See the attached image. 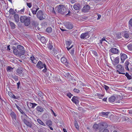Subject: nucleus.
<instances>
[{"label": "nucleus", "mask_w": 132, "mask_h": 132, "mask_svg": "<svg viewBox=\"0 0 132 132\" xmlns=\"http://www.w3.org/2000/svg\"><path fill=\"white\" fill-rule=\"evenodd\" d=\"M20 20L22 23H23L26 26H28L30 24V20L29 17L26 15H22L20 18Z\"/></svg>", "instance_id": "obj_1"}, {"label": "nucleus", "mask_w": 132, "mask_h": 132, "mask_svg": "<svg viewBox=\"0 0 132 132\" xmlns=\"http://www.w3.org/2000/svg\"><path fill=\"white\" fill-rule=\"evenodd\" d=\"M10 26L11 27V28L13 29H14L15 27V25L14 24V23L10 21Z\"/></svg>", "instance_id": "obj_33"}, {"label": "nucleus", "mask_w": 132, "mask_h": 132, "mask_svg": "<svg viewBox=\"0 0 132 132\" xmlns=\"http://www.w3.org/2000/svg\"><path fill=\"white\" fill-rule=\"evenodd\" d=\"M64 26L66 28L69 29H71L73 28V25L71 23L66 22L64 23Z\"/></svg>", "instance_id": "obj_10"}, {"label": "nucleus", "mask_w": 132, "mask_h": 132, "mask_svg": "<svg viewBox=\"0 0 132 132\" xmlns=\"http://www.w3.org/2000/svg\"><path fill=\"white\" fill-rule=\"evenodd\" d=\"M61 62L65 64L67 67L69 66V61L67 60V59L64 57H62L61 58Z\"/></svg>", "instance_id": "obj_9"}, {"label": "nucleus", "mask_w": 132, "mask_h": 132, "mask_svg": "<svg viewBox=\"0 0 132 132\" xmlns=\"http://www.w3.org/2000/svg\"><path fill=\"white\" fill-rule=\"evenodd\" d=\"M13 52L15 55H20V52L18 50L15 48L13 49Z\"/></svg>", "instance_id": "obj_26"}, {"label": "nucleus", "mask_w": 132, "mask_h": 132, "mask_svg": "<svg viewBox=\"0 0 132 132\" xmlns=\"http://www.w3.org/2000/svg\"><path fill=\"white\" fill-rule=\"evenodd\" d=\"M40 40L42 43H44L45 42L46 40L45 38L44 37H42L40 38Z\"/></svg>", "instance_id": "obj_40"}, {"label": "nucleus", "mask_w": 132, "mask_h": 132, "mask_svg": "<svg viewBox=\"0 0 132 132\" xmlns=\"http://www.w3.org/2000/svg\"><path fill=\"white\" fill-rule=\"evenodd\" d=\"M104 88L106 90H108L109 88V87H108V86H106L105 85H104Z\"/></svg>", "instance_id": "obj_58"}, {"label": "nucleus", "mask_w": 132, "mask_h": 132, "mask_svg": "<svg viewBox=\"0 0 132 132\" xmlns=\"http://www.w3.org/2000/svg\"><path fill=\"white\" fill-rule=\"evenodd\" d=\"M129 29L131 28V27H132V18L129 21Z\"/></svg>", "instance_id": "obj_36"}, {"label": "nucleus", "mask_w": 132, "mask_h": 132, "mask_svg": "<svg viewBox=\"0 0 132 132\" xmlns=\"http://www.w3.org/2000/svg\"><path fill=\"white\" fill-rule=\"evenodd\" d=\"M36 15L37 17L40 20H43L45 19L46 16V15L44 14L41 10H39L38 11Z\"/></svg>", "instance_id": "obj_3"}, {"label": "nucleus", "mask_w": 132, "mask_h": 132, "mask_svg": "<svg viewBox=\"0 0 132 132\" xmlns=\"http://www.w3.org/2000/svg\"><path fill=\"white\" fill-rule=\"evenodd\" d=\"M30 59L31 60V62L33 63L36 64L37 62V60L35 59L34 56L33 55L30 57Z\"/></svg>", "instance_id": "obj_18"}, {"label": "nucleus", "mask_w": 132, "mask_h": 132, "mask_svg": "<svg viewBox=\"0 0 132 132\" xmlns=\"http://www.w3.org/2000/svg\"><path fill=\"white\" fill-rule=\"evenodd\" d=\"M110 51L111 52L115 54H118L119 51L117 48H111Z\"/></svg>", "instance_id": "obj_17"}, {"label": "nucleus", "mask_w": 132, "mask_h": 132, "mask_svg": "<svg viewBox=\"0 0 132 132\" xmlns=\"http://www.w3.org/2000/svg\"><path fill=\"white\" fill-rule=\"evenodd\" d=\"M57 11L59 13L62 14H64L67 13L66 8L64 5L61 4L59 5Z\"/></svg>", "instance_id": "obj_2"}, {"label": "nucleus", "mask_w": 132, "mask_h": 132, "mask_svg": "<svg viewBox=\"0 0 132 132\" xmlns=\"http://www.w3.org/2000/svg\"><path fill=\"white\" fill-rule=\"evenodd\" d=\"M8 94L10 97L13 94L11 92H8Z\"/></svg>", "instance_id": "obj_64"}, {"label": "nucleus", "mask_w": 132, "mask_h": 132, "mask_svg": "<svg viewBox=\"0 0 132 132\" xmlns=\"http://www.w3.org/2000/svg\"><path fill=\"white\" fill-rule=\"evenodd\" d=\"M109 112H102L100 113V115L101 116H105L107 117L108 116V114H109Z\"/></svg>", "instance_id": "obj_24"}, {"label": "nucleus", "mask_w": 132, "mask_h": 132, "mask_svg": "<svg viewBox=\"0 0 132 132\" xmlns=\"http://www.w3.org/2000/svg\"><path fill=\"white\" fill-rule=\"evenodd\" d=\"M38 132H45V131L43 128H40Z\"/></svg>", "instance_id": "obj_56"}, {"label": "nucleus", "mask_w": 132, "mask_h": 132, "mask_svg": "<svg viewBox=\"0 0 132 132\" xmlns=\"http://www.w3.org/2000/svg\"><path fill=\"white\" fill-rule=\"evenodd\" d=\"M73 91L75 92L76 93H79L80 91L79 90L76 88H74L73 89Z\"/></svg>", "instance_id": "obj_53"}, {"label": "nucleus", "mask_w": 132, "mask_h": 132, "mask_svg": "<svg viewBox=\"0 0 132 132\" xmlns=\"http://www.w3.org/2000/svg\"><path fill=\"white\" fill-rule=\"evenodd\" d=\"M116 69H117V72H118L119 74H125V73H123L124 69L122 65L120 64L117 65L116 67Z\"/></svg>", "instance_id": "obj_4"}, {"label": "nucleus", "mask_w": 132, "mask_h": 132, "mask_svg": "<svg viewBox=\"0 0 132 132\" xmlns=\"http://www.w3.org/2000/svg\"><path fill=\"white\" fill-rule=\"evenodd\" d=\"M124 37L126 38H128L129 37V34L127 33H125L124 34Z\"/></svg>", "instance_id": "obj_49"}, {"label": "nucleus", "mask_w": 132, "mask_h": 132, "mask_svg": "<svg viewBox=\"0 0 132 132\" xmlns=\"http://www.w3.org/2000/svg\"><path fill=\"white\" fill-rule=\"evenodd\" d=\"M120 56L121 60V63H123L125 60L127 58V55L124 53H121Z\"/></svg>", "instance_id": "obj_8"}, {"label": "nucleus", "mask_w": 132, "mask_h": 132, "mask_svg": "<svg viewBox=\"0 0 132 132\" xmlns=\"http://www.w3.org/2000/svg\"><path fill=\"white\" fill-rule=\"evenodd\" d=\"M14 17L15 21L16 22H18L19 21V17L18 15L17 14H15L14 15Z\"/></svg>", "instance_id": "obj_22"}, {"label": "nucleus", "mask_w": 132, "mask_h": 132, "mask_svg": "<svg viewBox=\"0 0 132 132\" xmlns=\"http://www.w3.org/2000/svg\"><path fill=\"white\" fill-rule=\"evenodd\" d=\"M90 9V6L88 5H86L84 6L82 9V12H88Z\"/></svg>", "instance_id": "obj_13"}, {"label": "nucleus", "mask_w": 132, "mask_h": 132, "mask_svg": "<svg viewBox=\"0 0 132 132\" xmlns=\"http://www.w3.org/2000/svg\"><path fill=\"white\" fill-rule=\"evenodd\" d=\"M74 49V48H73ZM70 53L72 55H73L74 54L75 50L74 49L72 50L71 51H69Z\"/></svg>", "instance_id": "obj_52"}, {"label": "nucleus", "mask_w": 132, "mask_h": 132, "mask_svg": "<svg viewBox=\"0 0 132 132\" xmlns=\"http://www.w3.org/2000/svg\"><path fill=\"white\" fill-rule=\"evenodd\" d=\"M119 58L118 57H116L113 60V61H112V64L114 65L115 66L117 65L119 63Z\"/></svg>", "instance_id": "obj_14"}, {"label": "nucleus", "mask_w": 132, "mask_h": 132, "mask_svg": "<svg viewBox=\"0 0 132 132\" xmlns=\"http://www.w3.org/2000/svg\"><path fill=\"white\" fill-rule=\"evenodd\" d=\"M53 47V46L51 44H49L48 46V48L50 50H52V49Z\"/></svg>", "instance_id": "obj_48"}, {"label": "nucleus", "mask_w": 132, "mask_h": 132, "mask_svg": "<svg viewBox=\"0 0 132 132\" xmlns=\"http://www.w3.org/2000/svg\"><path fill=\"white\" fill-rule=\"evenodd\" d=\"M11 117H12L13 119H16V115L15 113L13 112H12L10 114Z\"/></svg>", "instance_id": "obj_30"}, {"label": "nucleus", "mask_w": 132, "mask_h": 132, "mask_svg": "<svg viewBox=\"0 0 132 132\" xmlns=\"http://www.w3.org/2000/svg\"><path fill=\"white\" fill-rule=\"evenodd\" d=\"M115 38L116 39H119L122 38V35L121 33L120 32H118L115 35Z\"/></svg>", "instance_id": "obj_19"}, {"label": "nucleus", "mask_w": 132, "mask_h": 132, "mask_svg": "<svg viewBox=\"0 0 132 132\" xmlns=\"http://www.w3.org/2000/svg\"><path fill=\"white\" fill-rule=\"evenodd\" d=\"M9 12L10 14L12 15L15 14V12L14 10L12 8H11L10 9L9 11Z\"/></svg>", "instance_id": "obj_34"}, {"label": "nucleus", "mask_w": 132, "mask_h": 132, "mask_svg": "<svg viewBox=\"0 0 132 132\" xmlns=\"http://www.w3.org/2000/svg\"><path fill=\"white\" fill-rule=\"evenodd\" d=\"M13 69V68L10 66H8L7 68V71L10 72L12 71Z\"/></svg>", "instance_id": "obj_41"}, {"label": "nucleus", "mask_w": 132, "mask_h": 132, "mask_svg": "<svg viewBox=\"0 0 132 132\" xmlns=\"http://www.w3.org/2000/svg\"><path fill=\"white\" fill-rule=\"evenodd\" d=\"M44 65H46L45 64H43L40 61H39L37 63L36 66L38 68L41 69L43 68Z\"/></svg>", "instance_id": "obj_12"}, {"label": "nucleus", "mask_w": 132, "mask_h": 132, "mask_svg": "<svg viewBox=\"0 0 132 132\" xmlns=\"http://www.w3.org/2000/svg\"><path fill=\"white\" fill-rule=\"evenodd\" d=\"M71 43L70 41H68L66 42V44L67 46V48L68 50V51H69V50L72 48L73 46V45H72L71 47H69L70 45L71 44Z\"/></svg>", "instance_id": "obj_16"}, {"label": "nucleus", "mask_w": 132, "mask_h": 132, "mask_svg": "<svg viewBox=\"0 0 132 132\" xmlns=\"http://www.w3.org/2000/svg\"><path fill=\"white\" fill-rule=\"evenodd\" d=\"M32 8H35L38 10L39 9V8L36 4H33Z\"/></svg>", "instance_id": "obj_45"}, {"label": "nucleus", "mask_w": 132, "mask_h": 132, "mask_svg": "<svg viewBox=\"0 0 132 132\" xmlns=\"http://www.w3.org/2000/svg\"><path fill=\"white\" fill-rule=\"evenodd\" d=\"M19 111H20V113L22 114H25V113L21 109Z\"/></svg>", "instance_id": "obj_62"}, {"label": "nucleus", "mask_w": 132, "mask_h": 132, "mask_svg": "<svg viewBox=\"0 0 132 132\" xmlns=\"http://www.w3.org/2000/svg\"><path fill=\"white\" fill-rule=\"evenodd\" d=\"M36 110L38 112H42L44 111V108L40 106H37Z\"/></svg>", "instance_id": "obj_23"}, {"label": "nucleus", "mask_w": 132, "mask_h": 132, "mask_svg": "<svg viewBox=\"0 0 132 132\" xmlns=\"http://www.w3.org/2000/svg\"><path fill=\"white\" fill-rule=\"evenodd\" d=\"M65 76L67 77H69L71 76V75L69 72H67L65 74Z\"/></svg>", "instance_id": "obj_51"}, {"label": "nucleus", "mask_w": 132, "mask_h": 132, "mask_svg": "<svg viewBox=\"0 0 132 132\" xmlns=\"http://www.w3.org/2000/svg\"><path fill=\"white\" fill-rule=\"evenodd\" d=\"M89 32H88L82 33L80 36V38L82 39H85L88 38L89 37Z\"/></svg>", "instance_id": "obj_7"}, {"label": "nucleus", "mask_w": 132, "mask_h": 132, "mask_svg": "<svg viewBox=\"0 0 132 132\" xmlns=\"http://www.w3.org/2000/svg\"><path fill=\"white\" fill-rule=\"evenodd\" d=\"M27 5L29 8H31L32 6V3H27Z\"/></svg>", "instance_id": "obj_47"}, {"label": "nucleus", "mask_w": 132, "mask_h": 132, "mask_svg": "<svg viewBox=\"0 0 132 132\" xmlns=\"http://www.w3.org/2000/svg\"><path fill=\"white\" fill-rule=\"evenodd\" d=\"M98 125L97 124H95L93 126V128L95 129H98Z\"/></svg>", "instance_id": "obj_44"}, {"label": "nucleus", "mask_w": 132, "mask_h": 132, "mask_svg": "<svg viewBox=\"0 0 132 132\" xmlns=\"http://www.w3.org/2000/svg\"><path fill=\"white\" fill-rule=\"evenodd\" d=\"M17 84L18 86L17 88L18 89H19V86L20 85V81H19L18 83H17Z\"/></svg>", "instance_id": "obj_61"}, {"label": "nucleus", "mask_w": 132, "mask_h": 132, "mask_svg": "<svg viewBox=\"0 0 132 132\" xmlns=\"http://www.w3.org/2000/svg\"><path fill=\"white\" fill-rule=\"evenodd\" d=\"M37 93L38 96H39L41 98H42V99L43 101H45L43 99V93L40 91H38Z\"/></svg>", "instance_id": "obj_21"}, {"label": "nucleus", "mask_w": 132, "mask_h": 132, "mask_svg": "<svg viewBox=\"0 0 132 132\" xmlns=\"http://www.w3.org/2000/svg\"><path fill=\"white\" fill-rule=\"evenodd\" d=\"M46 31L48 32H51L52 31V29L51 27H48L46 29Z\"/></svg>", "instance_id": "obj_43"}, {"label": "nucleus", "mask_w": 132, "mask_h": 132, "mask_svg": "<svg viewBox=\"0 0 132 132\" xmlns=\"http://www.w3.org/2000/svg\"><path fill=\"white\" fill-rule=\"evenodd\" d=\"M16 74L22 77L23 75V69L21 67L19 68L16 70Z\"/></svg>", "instance_id": "obj_6"}, {"label": "nucleus", "mask_w": 132, "mask_h": 132, "mask_svg": "<svg viewBox=\"0 0 132 132\" xmlns=\"http://www.w3.org/2000/svg\"><path fill=\"white\" fill-rule=\"evenodd\" d=\"M67 96L69 97V98H70L72 96V95L70 93H69L68 94Z\"/></svg>", "instance_id": "obj_60"}, {"label": "nucleus", "mask_w": 132, "mask_h": 132, "mask_svg": "<svg viewBox=\"0 0 132 132\" xmlns=\"http://www.w3.org/2000/svg\"><path fill=\"white\" fill-rule=\"evenodd\" d=\"M38 122L41 125L44 126H45V124L41 120L39 119H38L37 120Z\"/></svg>", "instance_id": "obj_35"}, {"label": "nucleus", "mask_w": 132, "mask_h": 132, "mask_svg": "<svg viewBox=\"0 0 132 132\" xmlns=\"http://www.w3.org/2000/svg\"><path fill=\"white\" fill-rule=\"evenodd\" d=\"M32 13L34 15L36 14L37 11L38 10L35 8H32L31 9Z\"/></svg>", "instance_id": "obj_29"}, {"label": "nucleus", "mask_w": 132, "mask_h": 132, "mask_svg": "<svg viewBox=\"0 0 132 132\" xmlns=\"http://www.w3.org/2000/svg\"><path fill=\"white\" fill-rule=\"evenodd\" d=\"M115 97L113 96H111L109 99V101L110 102H113L115 101Z\"/></svg>", "instance_id": "obj_25"}, {"label": "nucleus", "mask_w": 132, "mask_h": 132, "mask_svg": "<svg viewBox=\"0 0 132 132\" xmlns=\"http://www.w3.org/2000/svg\"><path fill=\"white\" fill-rule=\"evenodd\" d=\"M71 100L76 104H78L79 102V101L77 99L76 97L74 96L73 97Z\"/></svg>", "instance_id": "obj_20"}, {"label": "nucleus", "mask_w": 132, "mask_h": 132, "mask_svg": "<svg viewBox=\"0 0 132 132\" xmlns=\"http://www.w3.org/2000/svg\"><path fill=\"white\" fill-rule=\"evenodd\" d=\"M17 49L20 52V54L21 55H24L25 53L24 47L20 45H18L17 46Z\"/></svg>", "instance_id": "obj_5"}, {"label": "nucleus", "mask_w": 132, "mask_h": 132, "mask_svg": "<svg viewBox=\"0 0 132 132\" xmlns=\"http://www.w3.org/2000/svg\"><path fill=\"white\" fill-rule=\"evenodd\" d=\"M24 8L23 7V9H22L18 11V13L22 14H24Z\"/></svg>", "instance_id": "obj_32"}, {"label": "nucleus", "mask_w": 132, "mask_h": 132, "mask_svg": "<svg viewBox=\"0 0 132 132\" xmlns=\"http://www.w3.org/2000/svg\"><path fill=\"white\" fill-rule=\"evenodd\" d=\"M127 47L129 50L132 51V44H128L127 46Z\"/></svg>", "instance_id": "obj_38"}, {"label": "nucleus", "mask_w": 132, "mask_h": 132, "mask_svg": "<svg viewBox=\"0 0 132 132\" xmlns=\"http://www.w3.org/2000/svg\"><path fill=\"white\" fill-rule=\"evenodd\" d=\"M54 75L53 74H51V76H50V78L51 79H52V78H53V80H56V76H53Z\"/></svg>", "instance_id": "obj_42"}, {"label": "nucleus", "mask_w": 132, "mask_h": 132, "mask_svg": "<svg viewBox=\"0 0 132 132\" xmlns=\"http://www.w3.org/2000/svg\"><path fill=\"white\" fill-rule=\"evenodd\" d=\"M103 132H109V131L107 129H106L103 130Z\"/></svg>", "instance_id": "obj_63"}, {"label": "nucleus", "mask_w": 132, "mask_h": 132, "mask_svg": "<svg viewBox=\"0 0 132 132\" xmlns=\"http://www.w3.org/2000/svg\"><path fill=\"white\" fill-rule=\"evenodd\" d=\"M12 77L15 81H17L19 80L18 76H12Z\"/></svg>", "instance_id": "obj_37"}, {"label": "nucleus", "mask_w": 132, "mask_h": 132, "mask_svg": "<svg viewBox=\"0 0 132 132\" xmlns=\"http://www.w3.org/2000/svg\"><path fill=\"white\" fill-rule=\"evenodd\" d=\"M46 124L47 126L50 127L52 125V122L50 120H49L46 121Z\"/></svg>", "instance_id": "obj_28"}, {"label": "nucleus", "mask_w": 132, "mask_h": 132, "mask_svg": "<svg viewBox=\"0 0 132 132\" xmlns=\"http://www.w3.org/2000/svg\"><path fill=\"white\" fill-rule=\"evenodd\" d=\"M97 96L99 98L102 99V97L104 96L103 94H97Z\"/></svg>", "instance_id": "obj_46"}, {"label": "nucleus", "mask_w": 132, "mask_h": 132, "mask_svg": "<svg viewBox=\"0 0 132 132\" xmlns=\"http://www.w3.org/2000/svg\"><path fill=\"white\" fill-rule=\"evenodd\" d=\"M74 125L75 127L77 128L78 129L79 127V126L78 125V124H77V123L76 121L75 122V123H74Z\"/></svg>", "instance_id": "obj_50"}, {"label": "nucleus", "mask_w": 132, "mask_h": 132, "mask_svg": "<svg viewBox=\"0 0 132 132\" xmlns=\"http://www.w3.org/2000/svg\"><path fill=\"white\" fill-rule=\"evenodd\" d=\"M125 76L127 77V78L128 79L130 80L132 78L131 76L130 75L127 73H126L125 75Z\"/></svg>", "instance_id": "obj_39"}, {"label": "nucleus", "mask_w": 132, "mask_h": 132, "mask_svg": "<svg viewBox=\"0 0 132 132\" xmlns=\"http://www.w3.org/2000/svg\"><path fill=\"white\" fill-rule=\"evenodd\" d=\"M44 69L42 71L44 73H45L46 72L47 70L46 65H44Z\"/></svg>", "instance_id": "obj_54"}, {"label": "nucleus", "mask_w": 132, "mask_h": 132, "mask_svg": "<svg viewBox=\"0 0 132 132\" xmlns=\"http://www.w3.org/2000/svg\"><path fill=\"white\" fill-rule=\"evenodd\" d=\"M12 44L13 45H16L18 44V43L15 42L14 41H12Z\"/></svg>", "instance_id": "obj_59"}, {"label": "nucleus", "mask_w": 132, "mask_h": 132, "mask_svg": "<svg viewBox=\"0 0 132 132\" xmlns=\"http://www.w3.org/2000/svg\"><path fill=\"white\" fill-rule=\"evenodd\" d=\"M14 99H17L18 98L13 94H12L11 97Z\"/></svg>", "instance_id": "obj_55"}, {"label": "nucleus", "mask_w": 132, "mask_h": 132, "mask_svg": "<svg viewBox=\"0 0 132 132\" xmlns=\"http://www.w3.org/2000/svg\"><path fill=\"white\" fill-rule=\"evenodd\" d=\"M125 69H126L129 70V68L128 66L130 65L129 62L128 61H126L125 63Z\"/></svg>", "instance_id": "obj_31"}, {"label": "nucleus", "mask_w": 132, "mask_h": 132, "mask_svg": "<svg viewBox=\"0 0 132 132\" xmlns=\"http://www.w3.org/2000/svg\"><path fill=\"white\" fill-rule=\"evenodd\" d=\"M93 53L95 56L97 57L98 56L97 53L95 51H93Z\"/></svg>", "instance_id": "obj_57"}, {"label": "nucleus", "mask_w": 132, "mask_h": 132, "mask_svg": "<svg viewBox=\"0 0 132 132\" xmlns=\"http://www.w3.org/2000/svg\"><path fill=\"white\" fill-rule=\"evenodd\" d=\"M28 105H30L31 108L34 109L36 106L37 105V104L35 103H29L28 104Z\"/></svg>", "instance_id": "obj_27"}, {"label": "nucleus", "mask_w": 132, "mask_h": 132, "mask_svg": "<svg viewBox=\"0 0 132 132\" xmlns=\"http://www.w3.org/2000/svg\"><path fill=\"white\" fill-rule=\"evenodd\" d=\"M22 119L24 123L27 126H28L30 128L31 127L32 124L31 122L28 121L24 118H22Z\"/></svg>", "instance_id": "obj_11"}, {"label": "nucleus", "mask_w": 132, "mask_h": 132, "mask_svg": "<svg viewBox=\"0 0 132 132\" xmlns=\"http://www.w3.org/2000/svg\"><path fill=\"white\" fill-rule=\"evenodd\" d=\"M74 9L76 10H79L81 8L80 5L79 3H76L73 6Z\"/></svg>", "instance_id": "obj_15"}]
</instances>
